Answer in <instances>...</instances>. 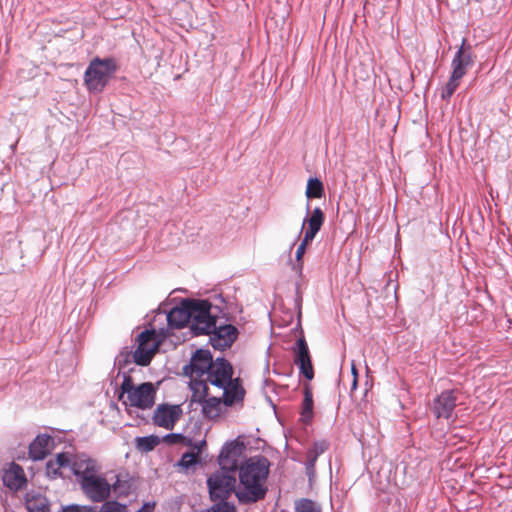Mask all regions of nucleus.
<instances>
[{"label":"nucleus","instance_id":"4be33fe9","mask_svg":"<svg viewBox=\"0 0 512 512\" xmlns=\"http://www.w3.org/2000/svg\"><path fill=\"white\" fill-rule=\"evenodd\" d=\"M73 461L69 453H59L54 459H50L46 464V473L50 478H57L61 476L60 469L65 467H72Z\"/></svg>","mask_w":512,"mask_h":512},{"label":"nucleus","instance_id":"cd10ccee","mask_svg":"<svg viewBox=\"0 0 512 512\" xmlns=\"http://www.w3.org/2000/svg\"><path fill=\"white\" fill-rule=\"evenodd\" d=\"M295 512H321V507L308 498L295 501Z\"/></svg>","mask_w":512,"mask_h":512},{"label":"nucleus","instance_id":"39448f33","mask_svg":"<svg viewBox=\"0 0 512 512\" xmlns=\"http://www.w3.org/2000/svg\"><path fill=\"white\" fill-rule=\"evenodd\" d=\"M118 64L114 58H94L87 67L84 82L91 92H101L117 71Z\"/></svg>","mask_w":512,"mask_h":512},{"label":"nucleus","instance_id":"72a5a7b5","mask_svg":"<svg viewBox=\"0 0 512 512\" xmlns=\"http://www.w3.org/2000/svg\"><path fill=\"white\" fill-rule=\"evenodd\" d=\"M351 372L353 374L352 390H354L357 387V378H358V372H357L354 362H352V364H351Z\"/></svg>","mask_w":512,"mask_h":512},{"label":"nucleus","instance_id":"473e14b6","mask_svg":"<svg viewBox=\"0 0 512 512\" xmlns=\"http://www.w3.org/2000/svg\"><path fill=\"white\" fill-rule=\"evenodd\" d=\"M136 387L137 386L133 384L132 378L130 376H125L120 389L122 394H127L128 397Z\"/></svg>","mask_w":512,"mask_h":512},{"label":"nucleus","instance_id":"a878e982","mask_svg":"<svg viewBox=\"0 0 512 512\" xmlns=\"http://www.w3.org/2000/svg\"><path fill=\"white\" fill-rule=\"evenodd\" d=\"M159 443L160 439L156 435L136 438V447L143 452L152 451Z\"/></svg>","mask_w":512,"mask_h":512},{"label":"nucleus","instance_id":"2f4dec72","mask_svg":"<svg viewBox=\"0 0 512 512\" xmlns=\"http://www.w3.org/2000/svg\"><path fill=\"white\" fill-rule=\"evenodd\" d=\"M206 512H236V508L233 504L227 501H221L213 505Z\"/></svg>","mask_w":512,"mask_h":512},{"label":"nucleus","instance_id":"0eeeda50","mask_svg":"<svg viewBox=\"0 0 512 512\" xmlns=\"http://www.w3.org/2000/svg\"><path fill=\"white\" fill-rule=\"evenodd\" d=\"M212 305L207 300H198L191 318L190 328L194 335L208 334L215 329L217 323L215 317L211 316Z\"/></svg>","mask_w":512,"mask_h":512},{"label":"nucleus","instance_id":"1a4fd4ad","mask_svg":"<svg viewBox=\"0 0 512 512\" xmlns=\"http://www.w3.org/2000/svg\"><path fill=\"white\" fill-rule=\"evenodd\" d=\"M213 362L208 350H197L191 357L190 364L184 368L185 373L191 378V384L202 385Z\"/></svg>","mask_w":512,"mask_h":512},{"label":"nucleus","instance_id":"412c9836","mask_svg":"<svg viewBox=\"0 0 512 512\" xmlns=\"http://www.w3.org/2000/svg\"><path fill=\"white\" fill-rule=\"evenodd\" d=\"M329 442L326 440H319L314 442L313 446L306 453V472L309 477L315 473V464L318 457L327 451Z\"/></svg>","mask_w":512,"mask_h":512},{"label":"nucleus","instance_id":"c756f323","mask_svg":"<svg viewBox=\"0 0 512 512\" xmlns=\"http://www.w3.org/2000/svg\"><path fill=\"white\" fill-rule=\"evenodd\" d=\"M163 441L167 444H184L186 446H192V440L191 439H188L186 438L184 435L182 434H175V433H172V434H168L166 436L163 437Z\"/></svg>","mask_w":512,"mask_h":512},{"label":"nucleus","instance_id":"4468645a","mask_svg":"<svg viewBox=\"0 0 512 512\" xmlns=\"http://www.w3.org/2000/svg\"><path fill=\"white\" fill-rule=\"evenodd\" d=\"M238 336V330L231 324L215 325V329L210 333V343L213 348L225 350L231 347Z\"/></svg>","mask_w":512,"mask_h":512},{"label":"nucleus","instance_id":"9b49d317","mask_svg":"<svg viewBox=\"0 0 512 512\" xmlns=\"http://www.w3.org/2000/svg\"><path fill=\"white\" fill-rule=\"evenodd\" d=\"M244 445L238 441H231L227 443L221 450L218 457L220 469L230 472L239 471V461L243 454Z\"/></svg>","mask_w":512,"mask_h":512},{"label":"nucleus","instance_id":"dca6fc26","mask_svg":"<svg viewBox=\"0 0 512 512\" xmlns=\"http://www.w3.org/2000/svg\"><path fill=\"white\" fill-rule=\"evenodd\" d=\"M458 392L456 390L443 391L433 403V412L437 418L448 419L456 407Z\"/></svg>","mask_w":512,"mask_h":512},{"label":"nucleus","instance_id":"f704fd0d","mask_svg":"<svg viewBox=\"0 0 512 512\" xmlns=\"http://www.w3.org/2000/svg\"><path fill=\"white\" fill-rule=\"evenodd\" d=\"M64 512H81L77 507H68Z\"/></svg>","mask_w":512,"mask_h":512},{"label":"nucleus","instance_id":"5701e85b","mask_svg":"<svg viewBox=\"0 0 512 512\" xmlns=\"http://www.w3.org/2000/svg\"><path fill=\"white\" fill-rule=\"evenodd\" d=\"M313 406H314V402H313V394H312L311 386L309 384H305L304 385V399L302 402L301 413H300L301 414L300 420L303 423L309 424L312 421L313 416H314Z\"/></svg>","mask_w":512,"mask_h":512},{"label":"nucleus","instance_id":"7c9ffc66","mask_svg":"<svg viewBox=\"0 0 512 512\" xmlns=\"http://www.w3.org/2000/svg\"><path fill=\"white\" fill-rule=\"evenodd\" d=\"M99 512H128L127 506L117 501H106Z\"/></svg>","mask_w":512,"mask_h":512},{"label":"nucleus","instance_id":"a211bd4d","mask_svg":"<svg viewBox=\"0 0 512 512\" xmlns=\"http://www.w3.org/2000/svg\"><path fill=\"white\" fill-rule=\"evenodd\" d=\"M205 397V399L199 400L203 416L209 420H218L224 413L223 407L226 406L223 398L208 397V395H205Z\"/></svg>","mask_w":512,"mask_h":512},{"label":"nucleus","instance_id":"6e6552de","mask_svg":"<svg viewBox=\"0 0 512 512\" xmlns=\"http://www.w3.org/2000/svg\"><path fill=\"white\" fill-rule=\"evenodd\" d=\"M137 342L138 347L133 354L134 362L140 366H147L159 348L156 332L154 330L141 332L137 337Z\"/></svg>","mask_w":512,"mask_h":512},{"label":"nucleus","instance_id":"393cba45","mask_svg":"<svg viewBox=\"0 0 512 512\" xmlns=\"http://www.w3.org/2000/svg\"><path fill=\"white\" fill-rule=\"evenodd\" d=\"M307 198H321L324 196L323 183L318 178H309L305 192Z\"/></svg>","mask_w":512,"mask_h":512},{"label":"nucleus","instance_id":"f03ea898","mask_svg":"<svg viewBox=\"0 0 512 512\" xmlns=\"http://www.w3.org/2000/svg\"><path fill=\"white\" fill-rule=\"evenodd\" d=\"M101 467L96 460L86 456H78L72 463V471L79 478V484L88 499L92 502H104L110 497L111 489L119 488V479L112 485L99 474Z\"/></svg>","mask_w":512,"mask_h":512},{"label":"nucleus","instance_id":"2eb2a0df","mask_svg":"<svg viewBox=\"0 0 512 512\" xmlns=\"http://www.w3.org/2000/svg\"><path fill=\"white\" fill-rule=\"evenodd\" d=\"M294 363L299 367L300 373L308 380L314 378V369L308 345L304 338H299L294 349Z\"/></svg>","mask_w":512,"mask_h":512},{"label":"nucleus","instance_id":"6ab92c4d","mask_svg":"<svg viewBox=\"0 0 512 512\" xmlns=\"http://www.w3.org/2000/svg\"><path fill=\"white\" fill-rule=\"evenodd\" d=\"M53 439L49 435H39L29 446V456L33 460H42L49 453Z\"/></svg>","mask_w":512,"mask_h":512},{"label":"nucleus","instance_id":"c85d7f7f","mask_svg":"<svg viewBox=\"0 0 512 512\" xmlns=\"http://www.w3.org/2000/svg\"><path fill=\"white\" fill-rule=\"evenodd\" d=\"M313 241V239L311 238H306V236L303 237L301 243L299 244V246L297 247V250H296V261H297V265H296V268L297 270L299 271V273L302 272V269H303V256L306 252V248L307 246Z\"/></svg>","mask_w":512,"mask_h":512},{"label":"nucleus","instance_id":"423d86ee","mask_svg":"<svg viewBox=\"0 0 512 512\" xmlns=\"http://www.w3.org/2000/svg\"><path fill=\"white\" fill-rule=\"evenodd\" d=\"M210 497L212 500L225 501L232 493L236 495L238 484H236L235 473L219 469L207 479Z\"/></svg>","mask_w":512,"mask_h":512},{"label":"nucleus","instance_id":"aec40b11","mask_svg":"<svg viewBox=\"0 0 512 512\" xmlns=\"http://www.w3.org/2000/svg\"><path fill=\"white\" fill-rule=\"evenodd\" d=\"M325 221V215L321 208L316 207L312 210L309 217L304 220L303 226L307 224L304 232L306 238L314 239L320 231Z\"/></svg>","mask_w":512,"mask_h":512},{"label":"nucleus","instance_id":"b1692460","mask_svg":"<svg viewBox=\"0 0 512 512\" xmlns=\"http://www.w3.org/2000/svg\"><path fill=\"white\" fill-rule=\"evenodd\" d=\"M206 445V441L202 440L198 443L192 442V448L196 450V452H186L182 455L179 465L184 468H190L191 466L195 465L199 461V454L202 450V448Z\"/></svg>","mask_w":512,"mask_h":512},{"label":"nucleus","instance_id":"20e7f679","mask_svg":"<svg viewBox=\"0 0 512 512\" xmlns=\"http://www.w3.org/2000/svg\"><path fill=\"white\" fill-rule=\"evenodd\" d=\"M474 64L473 53L470 45H466L463 39L462 45L454 55L451 68L452 72L449 81L442 87L441 98L449 100L459 87L462 78L466 75L468 68Z\"/></svg>","mask_w":512,"mask_h":512},{"label":"nucleus","instance_id":"f257e3e1","mask_svg":"<svg viewBox=\"0 0 512 512\" xmlns=\"http://www.w3.org/2000/svg\"><path fill=\"white\" fill-rule=\"evenodd\" d=\"M270 462L264 456H254L240 464L236 498L240 504L263 500L268 492L267 479Z\"/></svg>","mask_w":512,"mask_h":512},{"label":"nucleus","instance_id":"f3484780","mask_svg":"<svg viewBox=\"0 0 512 512\" xmlns=\"http://www.w3.org/2000/svg\"><path fill=\"white\" fill-rule=\"evenodd\" d=\"M2 479L5 486L15 491L22 489L27 483L23 468L14 462L4 469Z\"/></svg>","mask_w":512,"mask_h":512},{"label":"nucleus","instance_id":"9d476101","mask_svg":"<svg viewBox=\"0 0 512 512\" xmlns=\"http://www.w3.org/2000/svg\"><path fill=\"white\" fill-rule=\"evenodd\" d=\"M182 416L183 409L181 405L163 403L156 407L152 416V421L153 424L158 427L172 430Z\"/></svg>","mask_w":512,"mask_h":512},{"label":"nucleus","instance_id":"f8f14e48","mask_svg":"<svg viewBox=\"0 0 512 512\" xmlns=\"http://www.w3.org/2000/svg\"><path fill=\"white\" fill-rule=\"evenodd\" d=\"M156 389L151 382H145L138 385L134 391L127 397L130 406L140 409H150L155 403Z\"/></svg>","mask_w":512,"mask_h":512},{"label":"nucleus","instance_id":"bb28decb","mask_svg":"<svg viewBox=\"0 0 512 512\" xmlns=\"http://www.w3.org/2000/svg\"><path fill=\"white\" fill-rule=\"evenodd\" d=\"M26 507L29 512H49L46 499L40 496L27 499Z\"/></svg>","mask_w":512,"mask_h":512},{"label":"nucleus","instance_id":"ddd939ff","mask_svg":"<svg viewBox=\"0 0 512 512\" xmlns=\"http://www.w3.org/2000/svg\"><path fill=\"white\" fill-rule=\"evenodd\" d=\"M198 300H184L179 306L171 309L167 315V321L172 328H183L190 324Z\"/></svg>","mask_w":512,"mask_h":512},{"label":"nucleus","instance_id":"7ed1b4c3","mask_svg":"<svg viewBox=\"0 0 512 512\" xmlns=\"http://www.w3.org/2000/svg\"><path fill=\"white\" fill-rule=\"evenodd\" d=\"M231 364L223 359L217 358L202 383L204 395H208V384L223 391V402L226 407H231L243 401L245 390L239 378H233Z\"/></svg>","mask_w":512,"mask_h":512}]
</instances>
